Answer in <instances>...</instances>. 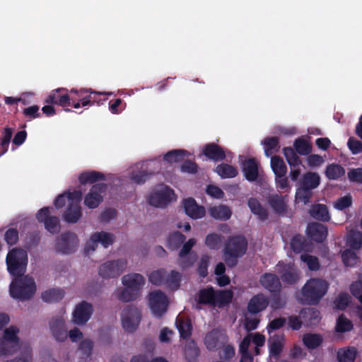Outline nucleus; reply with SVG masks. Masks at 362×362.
<instances>
[{"instance_id":"obj_1","label":"nucleus","mask_w":362,"mask_h":362,"mask_svg":"<svg viewBox=\"0 0 362 362\" xmlns=\"http://www.w3.org/2000/svg\"><path fill=\"white\" fill-rule=\"evenodd\" d=\"M329 287L327 281L320 278H311L302 287L298 300L303 305H317L327 294Z\"/></svg>"},{"instance_id":"obj_2","label":"nucleus","mask_w":362,"mask_h":362,"mask_svg":"<svg viewBox=\"0 0 362 362\" xmlns=\"http://www.w3.org/2000/svg\"><path fill=\"white\" fill-rule=\"evenodd\" d=\"M247 245V240L243 235L228 237L223 247V259L229 268H233L238 264V259L245 255Z\"/></svg>"},{"instance_id":"obj_3","label":"nucleus","mask_w":362,"mask_h":362,"mask_svg":"<svg viewBox=\"0 0 362 362\" xmlns=\"http://www.w3.org/2000/svg\"><path fill=\"white\" fill-rule=\"evenodd\" d=\"M233 293L230 291H215L212 286L202 288L198 293L199 304L211 305L222 308L230 303Z\"/></svg>"},{"instance_id":"obj_4","label":"nucleus","mask_w":362,"mask_h":362,"mask_svg":"<svg viewBox=\"0 0 362 362\" xmlns=\"http://www.w3.org/2000/svg\"><path fill=\"white\" fill-rule=\"evenodd\" d=\"M36 285L34 279L28 276L16 277L10 284V294L13 298L24 301L34 296Z\"/></svg>"},{"instance_id":"obj_5","label":"nucleus","mask_w":362,"mask_h":362,"mask_svg":"<svg viewBox=\"0 0 362 362\" xmlns=\"http://www.w3.org/2000/svg\"><path fill=\"white\" fill-rule=\"evenodd\" d=\"M8 272L15 277H21L26 272L28 264L27 252L21 248H13L6 259Z\"/></svg>"},{"instance_id":"obj_6","label":"nucleus","mask_w":362,"mask_h":362,"mask_svg":"<svg viewBox=\"0 0 362 362\" xmlns=\"http://www.w3.org/2000/svg\"><path fill=\"white\" fill-rule=\"evenodd\" d=\"M19 330L11 326L5 329L3 337L0 338V356L10 355L20 348V339L17 336Z\"/></svg>"},{"instance_id":"obj_7","label":"nucleus","mask_w":362,"mask_h":362,"mask_svg":"<svg viewBox=\"0 0 362 362\" xmlns=\"http://www.w3.org/2000/svg\"><path fill=\"white\" fill-rule=\"evenodd\" d=\"M122 325L123 329L129 333H132L137 329L141 314L139 309L133 305H128L122 312Z\"/></svg>"},{"instance_id":"obj_8","label":"nucleus","mask_w":362,"mask_h":362,"mask_svg":"<svg viewBox=\"0 0 362 362\" xmlns=\"http://www.w3.org/2000/svg\"><path fill=\"white\" fill-rule=\"evenodd\" d=\"M127 262L124 259L107 261L99 267L98 274L103 279L118 277L127 268Z\"/></svg>"},{"instance_id":"obj_9","label":"nucleus","mask_w":362,"mask_h":362,"mask_svg":"<svg viewBox=\"0 0 362 362\" xmlns=\"http://www.w3.org/2000/svg\"><path fill=\"white\" fill-rule=\"evenodd\" d=\"M52 207L45 206L40 209L36 218L40 223H43L45 229L52 234H57L60 230V221L59 217L50 215Z\"/></svg>"},{"instance_id":"obj_10","label":"nucleus","mask_w":362,"mask_h":362,"mask_svg":"<svg viewBox=\"0 0 362 362\" xmlns=\"http://www.w3.org/2000/svg\"><path fill=\"white\" fill-rule=\"evenodd\" d=\"M47 104L56 105L64 108L66 112H71L68 108L71 106L69 90L64 88H58L52 90L45 98Z\"/></svg>"},{"instance_id":"obj_11","label":"nucleus","mask_w":362,"mask_h":362,"mask_svg":"<svg viewBox=\"0 0 362 362\" xmlns=\"http://www.w3.org/2000/svg\"><path fill=\"white\" fill-rule=\"evenodd\" d=\"M168 305V298L163 292L156 291L149 294V306L155 316L162 317L167 311Z\"/></svg>"},{"instance_id":"obj_12","label":"nucleus","mask_w":362,"mask_h":362,"mask_svg":"<svg viewBox=\"0 0 362 362\" xmlns=\"http://www.w3.org/2000/svg\"><path fill=\"white\" fill-rule=\"evenodd\" d=\"M78 244L77 235L72 232H66L57 238L56 250L62 254H71L76 251Z\"/></svg>"},{"instance_id":"obj_13","label":"nucleus","mask_w":362,"mask_h":362,"mask_svg":"<svg viewBox=\"0 0 362 362\" xmlns=\"http://www.w3.org/2000/svg\"><path fill=\"white\" fill-rule=\"evenodd\" d=\"M107 189V185L98 183L93 185L88 193L85 196L84 204L88 209H95L103 201V194Z\"/></svg>"},{"instance_id":"obj_14","label":"nucleus","mask_w":362,"mask_h":362,"mask_svg":"<svg viewBox=\"0 0 362 362\" xmlns=\"http://www.w3.org/2000/svg\"><path fill=\"white\" fill-rule=\"evenodd\" d=\"M174 191L169 187H165L163 189L155 192L148 197V204L151 206L165 208L175 198Z\"/></svg>"},{"instance_id":"obj_15","label":"nucleus","mask_w":362,"mask_h":362,"mask_svg":"<svg viewBox=\"0 0 362 362\" xmlns=\"http://www.w3.org/2000/svg\"><path fill=\"white\" fill-rule=\"evenodd\" d=\"M93 306L90 303L83 301L77 305L73 312V322L78 325L86 324L93 313Z\"/></svg>"},{"instance_id":"obj_16","label":"nucleus","mask_w":362,"mask_h":362,"mask_svg":"<svg viewBox=\"0 0 362 362\" xmlns=\"http://www.w3.org/2000/svg\"><path fill=\"white\" fill-rule=\"evenodd\" d=\"M277 266L281 267L279 274L284 284L293 285L298 282L300 279V274L297 268L293 264H281L279 262Z\"/></svg>"},{"instance_id":"obj_17","label":"nucleus","mask_w":362,"mask_h":362,"mask_svg":"<svg viewBox=\"0 0 362 362\" xmlns=\"http://www.w3.org/2000/svg\"><path fill=\"white\" fill-rule=\"evenodd\" d=\"M227 341V337L221 332L213 329L207 333L204 339L206 348L210 351L218 349Z\"/></svg>"},{"instance_id":"obj_18","label":"nucleus","mask_w":362,"mask_h":362,"mask_svg":"<svg viewBox=\"0 0 362 362\" xmlns=\"http://www.w3.org/2000/svg\"><path fill=\"white\" fill-rule=\"evenodd\" d=\"M202 154L214 162L222 161L226 158L224 148L216 143L205 144L202 148Z\"/></svg>"},{"instance_id":"obj_19","label":"nucleus","mask_w":362,"mask_h":362,"mask_svg":"<svg viewBox=\"0 0 362 362\" xmlns=\"http://www.w3.org/2000/svg\"><path fill=\"white\" fill-rule=\"evenodd\" d=\"M306 233L311 240L317 243H322L327 236L328 230L325 225L313 222L308 225Z\"/></svg>"},{"instance_id":"obj_20","label":"nucleus","mask_w":362,"mask_h":362,"mask_svg":"<svg viewBox=\"0 0 362 362\" xmlns=\"http://www.w3.org/2000/svg\"><path fill=\"white\" fill-rule=\"evenodd\" d=\"M269 300L267 296L263 293H257L252 297L247 304V311L252 315H256L264 311L269 305Z\"/></svg>"},{"instance_id":"obj_21","label":"nucleus","mask_w":362,"mask_h":362,"mask_svg":"<svg viewBox=\"0 0 362 362\" xmlns=\"http://www.w3.org/2000/svg\"><path fill=\"white\" fill-rule=\"evenodd\" d=\"M183 206L185 214L193 219L201 218L205 216V208L198 205L194 198L184 199Z\"/></svg>"},{"instance_id":"obj_22","label":"nucleus","mask_w":362,"mask_h":362,"mask_svg":"<svg viewBox=\"0 0 362 362\" xmlns=\"http://www.w3.org/2000/svg\"><path fill=\"white\" fill-rule=\"evenodd\" d=\"M49 328L53 337L59 341H64L67 338L65 322L62 317L52 318L49 322Z\"/></svg>"},{"instance_id":"obj_23","label":"nucleus","mask_w":362,"mask_h":362,"mask_svg":"<svg viewBox=\"0 0 362 362\" xmlns=\"http://www.w3.org/2000/svg\"><path fill=\"white\" fill-rule=\"evenodd\" d=\"M259 164L255 158L245 159L241 163L242 171L245 179L249 182H255L259 176Z\"/></svg>"},{"instance_id":"obj_24","label":"nucleus","mask_w":362,"mask_h":362,"mask_svg":"<svg viewBox=\"0 0 362 362\" xmlns=\"http://www.w3.org/2000/svg\"><path fill=\"white\" fill-rule=\"evenodd\" d=\"M259 283L270 293L281 291V284L279 276L272 273H265L260 276Z\"/></svg>"},{"instance_id":"obj_25","label":"nucleus","mask_w":362,"mask_h":362,"mask_svg":"<svg viewBox=\"0 0 362 362\" xmlns=\"http://www.w3.org/2000/svg\"><path fill=\"white\" fill-rule=\"evenodd\" d=\"M122 284L124 286L132 288L139 293L145 284L144 276L137 273H132L124 275L122 279Z\"/></svg>"},{"instance_id":"obj_26","label":"nucleus","mask_w":362,"mask_h":362,"mask_svg":"<svg viewBox=\"0 0 362 362\" xmlns=\"http://www.w3.org/2000/svg\"><path fill=\"white\" fill-rule=\"evenodd\" d=\"M290 246L293 252L299 254L302 252H309L311 244L307 238L300 234L295 235L291 240Z\"/></svg>"},{"instance_id":"obj_27","label":"nucleus","mask_w":362,"mask_h":362,"mask_svg":"<svg viewBox=\"0 0 362 362\" xmlns=\"http://www.w3.org/2000/svg\"><path fill=\"white\" fill-rule=\"evenodd\" d=\"M247 205L251 212L255 215L259 221H265L268 219V210L262 205L257 198H250L247 201Z\"/></svg>"},{"instance_id":"obj_28","label":"nucleus","mask_w":362,"mask_h":362,"mask_svg":"<svg viewBox=\"0 0 362 362\" xmlns=\"http://www.w3.org/2000/svg\"><path fill=\"white\" fill-rule=\"evenodd\" d=\"M267 202L276 214L279 216H284L286 214L287 211V205L283 196L279 195L277 194H272L268 197Z\"/></svg>"},{"instance_id":"obj_29","label":"nucleus","mask_w":362,"mask_h":362,"mask_svg":"<svg viewBox=\"0 0 362 362\" xmlns=\"http://www.w3.org/2000/svg\"><path fill=\"white\" fill-rule=\"evenodd\" d=\"M309 214L311 217L320 221L328 222L330 220L329 210L325 204H313L309 210Z\"/></svg>"},{"instance_id":"obj_30","label":"nucleus","mask_w":362,"mask_h":362,"mask_svg":"<svg viewBox=\"0 0 362 362\" xmlns=\"http://www.w3.org/2000/svg\"><path fill=\"white\" fill-rule=\"evenodd\" d=\"M320 183V177L317 173L308 172L305 173L298 182L299 186L313 190Z\"/></svg>"},{"instance_id":"obj_31","label":"nucleus","mask_w":362,"mask_h":362,"mask_svg":"<svg viewBox=\"0 0 362 362\" xmlns=\"http://www.w3.org/2000/svg\"><path fill=\"white\" fill-rule=\"evenodd\" d=\"M82 216L81 208L77 203H69L64 219L69 223H76Z\"/></svg>"},{"instance_id":"obj_32","label":"nucleus","mask_w":362,"mask_h":362,"mask_svg":"<svg viewBox=\"0 0 362 362\" xmlns=\"http://www.w3.org/2000/svg\"><path fill=\"white\" fill-rule=\"evenodd\" d=\"M209 213L214 219L221 221H227L230 219L232 215L230 209L228 206L223 204L210 207Z\"/></svg>"},{"instance_id":"obj_33","label":"nucleus","mask_w":362,"mask_h":362,"mask_svg":"<svg viewBox=\"0 0 362 362\" xmlns=\"http://www.w3.org/2000/svg\"><path fill=\"white\" fill-rule=\"evenodd\" d=\"M195 243L196 240L194 238H190L186 243H183L182 247L179 252V257L181 259L180 262L181 267L187 268L193 264L192 260H189V258H187V259H185V257L190 252Z\"/></svg>"},{"instance_id":"obj_34","label":"nucleus","mask_w":362,"mask_h":362,"mask_svg":"<svg viewBox=\"0 0 362 362\" xmlns=\"http://www.w3.org/2000/svg\"><path fill=\"white\" fill-rule=\"evenodd\" d=\"M358 351L354 346L339 349L337 352L338 362H355Z\"/></svg>"},{"instance_id":"obj_35","label":"nucleus","mask_w":362,"mask_h":362,"mask_svg":"<svg viewBox=\"0 0 362 362\" xmlns=\"http://www.w3.org/2000/svg\"><path fill=\"white\" fill-rule=\"evenodd\" d=\"M262 144L264 145V154L267 157H270L279 152L281 148L279 139L277 136L266 137Z\"/></svg>"},{"instance_id":"obj_36","label":"nucleus","mask_w":362,"mask_h":362,"mask_svg":"<svg viewBox=\"0 0 362 362\" xmlns=\"http://www.w3.org/2000/svg\"><path fill=\"white\" fill-rule=\"evenodd\" d=\"M175 324L181 338L187 339L190 337L192 335V325L189 319L177 317Z\"/></svg>"},{"instance_id":"obj_37","label":"nucleus","mask_w":362,"mask_h":362,"mask_svg":"<svg viewBox=\"0 0 362 362\" xmlns=\"http://www.w3.org/2000/svg\"><path fill=\"white\" fill-rule=\"evenodd\" d=\"M284 340L283 334H275L272 339H269V354L273 357H279L282 352Z\"/></svg>"},{"instance_id":"obj_38","label":"nucleus","mask_w":362,"mask_h":362,"mask_svg":"<svg viewBox=\"0 0 362 362\" xmlns=\"http://www.w3.org/2000/svg\"><path fill=\"white\" fill-rule=\"evenodd\" d=\"M65 292L61 288H51L42 293L43 301L49 303H57L64 297Z\"/></svg>"},{"instance_id":"obj_39","label":"nucleus","mask_w":362,"mask_h":362,"mask_svg":"<svg viewBox=\"0 0 362 362\" xmlns=\"http://www.w3.org/2000/svg\"><path fill=\"white\" fill-rule=\"evenodd\" d=\"M90 93V88H82L80 89L71 88L69 90L71 106L75 109L81 107L83 98L86 93Z\"/></svg>"},{"instance_id":"obj_40","label":"nucleus","mask_w":362,"mask_h":362,"mask_svg":"<svg viewBox=\"0 0 362 362\" xmlns=\"http://www.w3.org/2000/svg\"><path fill=\"white\" fill-rule=\"evenodd\" d=\"M214 171L222 179L233 178L238 174V171L235 167L227 163H221L218 165Z\"/></svg>"},{"instance_id":"obj_41","label":"nucleus","mask_w":362,"mask_h":362,"mask_svg":"<svg viewBox=\"0 0 362 362\" xmlns=\"http://www.w3.org/2000/svg\"><path fill=\"white\" fill-rule=\"evenodd\" d=\"M303 344L308 349H315L318 348L323 342L322 335L319 334L306 333L303 336Z\"/></svg>"},{"instance_id":"obj_42","label":"nucleus","mask_w":362,"mask_h":362,"mask_svg":"<svg viewBox=\"0 0 362 362\" xmlns=\"http://www.w3.org/2000/svg\"><path fill=\"white\" fill-rule=\"evenodd\" d=\"M105 180V176L103 173L98 171H88L80 174L78 180L81 184L85 185L87 183L93 184L99 180Z\"/></svg>"},{"instance_id":"obj_43","label":"nucleus","mask_w":362,"mask_h":362,"mask_svg":"<svg viewBox=\"0 0 362 362\" xmlns=\"http://www.w3.org/2000/svg\"><path fill=\"white\" fill-rule=\"evenodd\" d=\"M271 167L275 177H284L286 175L287 167L281 157L278 156H272L271 158Z\"/></svg>"},{"instance_id":"obj_44","label":"nucleus","mask_w":362,"mask_h":362,"mask_svg":"<svg viewBox=\"0 0 362 362\" xmlns=\"http://www.w3.org/2000/svg\"><path fill=\"white\" fill-rule=\"evenodd\" d=\"M345 174V169L339 164L328 165L325 170V175L329 180H338Z\"/></svg>"},{"instance_id":"obj_45","label":"nucleus","mask_w":362,"mask_h":362,"mask_svg":"<svg viewBox=\"0 0 362 362\" xmlns=\"http://www.w3.org/2000/svg\"><path fill=\"white\" fill-rule=\"evenodd\" d=\"M185 240L186 237L180 232H173L168 237V247L170 250H177L185 243Z\"/></svg>"},{"instance_id":"obj_46","label":"nucleus","mask_w":362,"mask_h":362,"mask_svg":"<svg viewBox=\"0 0 362 362\" xmlns=\"http://www.w3.org/2000/svg\"><path fill=\"white\" fill-rule=\"evenodd\" d=\"M180 273L175 270H172L170 274L167 272V277L165 278L164 286L171 290H177L180 286Z\"/></svg>"},{"instance_id":"obj_47","label":"nucleus","mask_w":362,"mask_h":362,"mask_svg":"<svg viewBox=\"0 0 362 362\" xmlns=\"http://www.w3.org/2000/svg\"><path fill=\"white\" fill-rule=\"evenodd\" d=\"M13 136V129L8 127L4 129L0 142V156L6 153L8 150V146Z\"/></svg>"},{"instance_id":"obj_48","label":"nucleus","mask_w":362,"mask_h":362,"mask_svg":"<svg viewBox=\"0 0 362 362\" xmlns=\"http://www.w3.org/2000/svg\"><path fill=\"white\" fill-rule=\"evenodd\" d=\"M93 237L98 243H101L105 248L112 245L115 240V236L112 233L105 231L94 233Z\"/></svg>"},{"instance_id":"obj_49","label":"nucleus","mask_w":362,"mask_h":362,"mask_svg":"<svg viewBox=\"0 0 362 362\" xmlns=\"http://www.w3.org/2000/svg\"><path fill=\"white\" fill-rule=\"evenodd\" d=\"M167 271L165 269H159L152 272L148 276L149 281L156 286H164Z\"/></svg>"},{"instance_id":"obj_50","label":"nucleus","mask_w":362,"mask_h":362,"mask_svg":"<svg viewBox=\"0 0 362 362\" xmlns=\"http://www.w3.org/2000/svg\"><path fill=\"white\" fill-rule=\"evenodd\" d=\"M284 155L288 163L293 168L298 167L301 164V160L291 147H285L283 149Z\"/></svg>"},{"instance_id":"obj_51","label":"nucleus","mask_w":362,"mask_h":362,"mask_svg":"<svg viewBox=\"0 0 362 362\" xmlns=\"http://www.w3.org/2000/svg\"><path fill=\"white\" fill-rule=\"evenodd\" d=\"M187 151L183 149H175L168 151L164 155L163 159L168 163H178L184 160Z\"/></svg>"},{"instance_id":"obj_52","label":"nucleus","mask_w":362,"mask_h":362,"mask_svg":"<svg viewBox=\"0 0 362 362\" xmlns=\"http://www.w3.org/2000/svg\"><path fill=\"white\" fill-rule=\"evenodd\" d=\"M293 146L298 153L307 156L312 151L311 145L304 139L298 138L295 140Z\"/></svg>"},{"instance_id":"obj_53","label":"nucleus","mask_w":362,"mask_h":362,"mask_svg":"<svg viewBox=\"0 0 362 362\" xmlns=\"http://www.w3.org/2000/svg\"><path fill=\"white\" fill-rule=\"evenodd\" d=\"M94 342L90 339H83L78 345V351L81 352L82 358H88L93 353Z\"/></svg>"},{"instance_id":"obj_54","label":"nucleus","mask_w":362,"mask_h":362,"mask_svg":"<svg viewBox=\"0 0 362 362\" xmlns=\"http://www.w3.org/2000/svg\"><path fill=\"white\" fill-rule=\"evenodd\" d=\"M199 354V349L194 341L187 344L185 347V355L188 362H195Z\"/></svg>"},{"instance_id":"obj_55","label":"nucleus","mask_w":362,"mask_h":362,"mask_svg":"<svg viewBox=\"0 0 362 362\" xmlns=\"http://www.w3.org/2000/svg\"><path fill=\"white\" fill-rule=\"evenodd\" d=\"M352 329L353 324L351 321L347 319L344 315H341L337 320L336 331L337 332L344 333Z\"/></svg>"},{"instance_id":"obj_56","label":"nucleus","mask_w":362,"mask_h":362,"mask_svg":"<svg viewBox=\"0 0 362 362\" xmlns=\"http://www.w3.org/2000/svg\"><path fill=\"white\" fill-rule=\"evenodd\" d=\"M90 93H92V106L97 105L98 106L103 105L107 98V95H111L113 94L112 92H100L90 88Z\"/></svg>"},{"instance_id":"obj_57","label":"nucleus","mask_w":362,"mask_h":362,"mask_svg":"<svg viewBox=\"0 0 362 362\" xmlns=\"http://www.w3.org/2000/svg\"><path fill=\"white\" fill-rule=\"evenodd\" d=\"M271 307L273 310H279L284 308L286 304V300L281 297V291L271 293Z\"/></svg>"},{"instance_id":"obj_58","label":"nucleus","mask_w":362,"mask_h":362,"mask_svg":"<svg viewBox=\"0 0 362 362\" xmlns=\"http://www.w3.org/2000/svg\"><path fill=\"white\" fill-rule=\"evenodd\" d=\"M139 293H140L125 286L119 294L118 298L123 302H129L136 300L139 297Z\"/></svg>"},{"instance_id":"obj_59","label":"nucleus","mask_w":362,"mask_h":362,"mask_svg":"<svg viewBox=\"0 0 362 362\" xmlns=\"http://www.w3.org/2000/svg\"><path fill=\"white\" fill-rule=\"evenodd\" d=\"M347 243L353 250H359L362 247V233L354 232L350 234L347 239Z\"/></svg>"},{"instance_id":"obj_60","label":"nucleus","mask_w":362,"mask_h":362,"mask_svg":"<svg viewBox=\"0 0 362 362\" xmlns=\"http://www.w3.org/2000/svg\"><path fill=\"white\" fill-rule=\"evenodd\" d=\"M301 260L306 263L310 271H317L320 269V262L318 258L308 254H303L300 256Z\"/></svg>"},{"instance_id":"obj_61","label":"nucleus","mask_w":362,"mask_h":362,"mask_svg":"<svg viewBox=\"0 0 362 362\" xmlns=\"http://www.w3.org/2000/svg\"><path fill=\"white\" fill-rule=\"evenodd\" d=\"M343 263L346 267L354 266L358 261V257L355 252L351 250H345L341 254Z\"/></svg>"},{"instance_id":"obj_62","label":"nucleus","mask_w":362,"mask_h":362,"mask_svg":"<svg viewBox=\"0 0 362 362\" xmlns=\"http://www.w3.org/2000/svg\"><path fill=\"white\" fill-rule=\"evenodd\" d=\"M221 242V235L217 233H210L205 239L206 245L211 250H218Z\"/></svg>"},{"instance_id":"obj_63","label":"nucleus","mask_w":362,"mask_h":362,"mask_svg":"<svg viewBox=\"0 0 362 362\" xmlns=\"http://www.w3.org/2000/svg\"><path fill=\"white\" fill-rule=\"evenodd\" d=\"M126 107V103L121 98L111 100L109 102V110L111 113L117 115L121 113Z\"/></svg>"},{"instance_id":"obj_64","label":"nucleus","mask_w":362,"mask_h":362,"mask_svg":"<svg viewBox=\"0 0 362 362\" xmlns=\"http://www.w3.org/2000/svg\"><path fill=\"white\" fill-rule=\"evenodd\" d=\"M32 350L30 347H25L21 352V355L14 359L7 360L5 362H31Z\"/></svg>"}]
</instances>
